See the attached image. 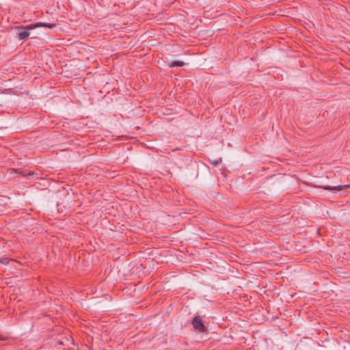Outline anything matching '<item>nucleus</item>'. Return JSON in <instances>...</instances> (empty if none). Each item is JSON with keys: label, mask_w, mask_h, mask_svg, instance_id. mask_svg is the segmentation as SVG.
<instances>
[{"label": "nucleus", "mask_w": 350, "mask_h": 350, "mask_svg": "<svg viewBox=\"0 0 350 350\" xmlns=\"http://www.w3.org/2000/svg\"><path fill=\"white\" fill-rule=\"evenodd\" d=\"M40 27L52 29L54 27H55V24L38 23L34 25H29L27 27L18 26L16 27L18 30V31L17 32V36L20 40H25L29 36V30Z\"/></svg>", "instance_id": "nucleus-1"}, {"label": "nucleus", "mask_w": 350, "mask_h": 350, "mask_svg": "<svg viewBox=\"0 0 350 350\" xmlns=\"http://www.w3.org/2000/svg\"><path fill=\"white\" fill-rule=\"evenodd\" d=\"M191 323L193 327L200 332H204L206 330V327L202 323V319L199 316L195 317L193 319Z\"/></svg>", "instance_id": "nucleus-2"}, {"label": "nucleus", "mask_w": 350, "mask_h": 350, "mask_svg": "<svg viewBox=\"0 0 350 350\" xmlns=\"http://www.w3.org/2000/svg\"><path fill=\"white\" fill-rule=\"evenodd\" d=\"M346 187H347V185H338V186H334V187L327 186V187H325L324 189L326 190H329V191H336V190L340 191L342 188Z\"/></svg>", "instance_id": "nucleus-3"}, {"label": "nucleus", "mask_w": 350, "mask_h": 350, "mask_svg": "<svg viewBox=\"0 0 350 350\" xmlns=\"http://www.w3.org/2000/svg\"><path fill=\"white\" fill-rule=\"evenodd\" d=\"M184 65L185 63L182 61H174L169 64V66L170 68H174L176 66H183Z\"/></svg>", "instance_id": "nucleus-4"}, {"label": "nucleus", "mask_w": 350, "mask_h": 350, "mask_svg": "<svg viewBox=\"0 0 350 350\" xmlns=\"http://www.w3.org/2000/svg\"><path fill=\"white\" fill-rule=\"evenodd\" d=\"M9 259L8 258H0V264L8 265Z\"/></svg>", "instance_id": "nucleus-5"}, {"label": "nucleus", "mask_w": 350, "mask_h": 350, "mask_svg": "<svg viewBox=\"0 0 350 350\" xmlns=\"http://www.w3.org/2000/svg\"><path fill=\"white\" fill-rule=\"evenodd\" d=\"M213 164L216 166V165H217L219 164V161H215L213 162Z\"/></svg>", "instance_id": "nucleus-6"}]
</instances>
